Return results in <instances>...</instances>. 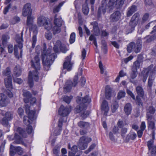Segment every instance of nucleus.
Masks as SVG:
<instances>
[{
    "mask_svg": "<svg viewBox=\"0 0 156 156\" xmlns=\"http://www.w3.org/2000/svg\"><path fill=\"white\" fill-rule=\"evenodd\" d=\"M75 40V34L74 32L72 33L70 35L69 42L72 44L74 42Z\"/></svg>",
    "mask_w": 156,
    "mask_h": 156,
    "instance_id": "052dcab7",
    "label": "nucleus"
},
{
    "mask_svg": "<svg viewBox=\"0 0 156 156\" xmlns=\"http://www.w3.org/2000/svg\"><path fill=\"white\" fill-rule=\"evenodd\" d=\"M63 119L62 117L59 119L58 122V126L60 128L59 130H58V132L57 133H56L57 135H59L60 134V131L62 130V126L63 124Z\"/></svg>",
    "mask_w": 156,
    "mask_h": 156,
    "instance_id": "ea45409f",
    "label": "nucleus"
},
{
    "mask_svg": "<svg viewBox=\"0 0 156 156\" xmlns=\"http://www.w3.org/2000/svg\"><path fill=\"white\" fill-rule=\"evenodd\" d=\"M154 78V77H149L148 81L147 86L150 90L151 89Z\"/></svg>",
    "mask_w": 156,
    "mask_h": 156,
    "instance_id": "3c124183",
    "label": "nucleus"
},
{
    "mask_svg": "<svg viewBox=\"0 0 156 156\" xmlns=\"http://www.w3.org/2000/svg\"><path fill=\"white\" fill-rule=\"evenodd\" d=\"M153 119H154V118H147V120L148 129H151L152 130L151 133L152 138L153 139H154L155 135V122L152 120Z\"/></svg>",
    "mask_w": 156,
    "mask_h": 156,
    "instance_id": "9b49d317",
    "label": "nucleus"
},
{
    "mask_svg": "<svg viewBox=\"0 0 156 156\" xmlns=\"http://www.w3.org/2000/svg\"><path fill=\"white\" fill-rule=\"evenodd\" d=\"M15 143L18 144H21L25 145V144L24 143L23 138L17 133L15 134Z\"/></svg>",
    "mask_w": 156,
    "mask_h": 156,
    "instance_id": "4be33fe9",
    "label": "nucleus"
},
{
    "mask_svg": "<svg viewBox=\"0 0 156 156\" xmlns=\"http://www.w3.org/2000/svg\"><path fill=\"white\" fill-rule=\"evenodd\" d=\"M101 110L102 112H104L105 115H107L109 110V107L108 102L105 100L103 101L101 106Z\"/></svg>",
    "mask_w": 156,
    "mask_h": 156,
    "instance_id": "aec40b11",
    "label": "nucleus"
},
{
    "mask_svg": "<svg viewBox=\"0 0 156 156\" xmlns=\"http://www.w3.org/2000/svg\"><path fill=\"white\" fill-rule=\"evenodd\" d=\"M156 38V36L155 35H152L151 36H147L144 38L146 39V43H150Z\"/></svg>",
    "mask_w": 156,
    "mask_h": 156,
    "instance_id": "37998d69",
    "label": "nucleus"
},
{
    "mask_svg": "<svg viewBox=\"0 0 156 156\" xmlns=\"http://www.w3.org/2000/svg\"><path fill=\"white\" fill-rule=\"evenodd\" d=\"M90 112L86 110H84L81 113L80 116L83 118V119L86 118L87 116L89 115L90 114Z\"/></svg>",
    "mask_w": 156,
    "mask_h": 156,
    "instance_id": "603ef678",
    "label": "nucleus"
},
{
    "mask_svg": "<svg viewBox=\"0 0 156 156\" xmlns=\"http://www.w3.org/2000/svg\"><path fill=\"white\" fill-rule=\"evenodd\" d=\"M76 102L79 105L76 106L74 109L75 112L76 113L82 112L84 110H86L87 106L85 104H82L81 103V98L79 97H77Z\"/></svg>",
    "mask_w": 156,
    "mask_h": 156,
    "instance_id": "0eeeda50",
    "label": "nucleus"
},
{
    "mask_svg": "<svg viewBox=\"0 0 156 156\" xmlns=\"http://www.w3.org/2000/svg\"><path fill=\"white\" fill-rule=\"evenodd\" d=\"M88 0H85V3L82 6V12L83 14L87 15L89 12V8L88 7L87 2Z\"/></svg>",
    "mask_w": 156,
    "mask_h": 156,
    "instance_id": "2f4dec72",
    "label": "nucleus"
},
{
    "mask_svg": "<svg viewBox=\"0 0 156 156\" xmlns=\"http://www.w3.org/2000/svg\"><path fill=\"white\" fill-rule=\"evenodd\" d=\"M93 30L94 31V34L95 36H97L99 34L100 30L98 27L93 28Z\"/></svg>",
    "mask_w": 156,
    "mask_h": 156,
    "instance_id": "774afa93",
    "label": "nucleus"
},
{
    "mask_svg": "<svg viewBox=\"0 0 156 156\" xmlns=\"http://www.w3.org/2000/svg\"><path fill=\"white\" fill-rule=\"evenodd\" d=\"M78 126L83 129H87L90 127V124L89 122L80 121L77 123Z\"/></svg>",
    "mask_w": 156,
    "mask_h": 156,
    "instance_id": "bb28decb",
    "label": "nucleus"
},
{
    "mask_svg": "<svg viewBox=\"0 0 156 156\" xmlns=\"http://www.w3.org/2000/svg\"><path fill=\"white\" fill-rule=\"evenodd\" d=\"M91 101V99L88 95H86L84 98H81V103L84 104L85 103H90Z\"/></svg>",
    "mask_w": 156,
    "mask_h": 156,
    "instance_id": "72a5a7b5",
    "label": "nucleus"
},
{
    "mask_svg": "<svg viewBox=\"0 0 156 156\" xmlns=\"http://www.w3.org/2000/svg\"><path fill=\"white\" fill-rule=\"evenodd\" d=\"M121 14L119 11H116L112 13L110 16L109 20L111 23H115L121 18Z\"/></svg>",
    "mask_w": 156,
    "mask_h": 156,
    "instance_id": "1a4fd4ad",
    "label": "nucleus"
},
{
    "mask_svg": "<svg viewBox=\"0 0 156 156\" xmlns=\"http://www.w3.org/2000/svg\"><path fill=\"white\" fill-rule=\"evenodd\" d=\"M22 69L19 65H17L13 69V74L16 77L20 76L21 74Z\"/></svg>",
    "mask_w": 156,
    "mask_h": 156,
    "instance_id": "b1692460",
    "label": "nucleus"
},
{
    "mask_svg": "<svg viewBox=\"0 0 156 156\" xmlns=\"http://www.w3.org/2000/svg\"><path fill=\"white\" fill-rule=\"evenodd\" d=\"M137 24L138 23L130 20L129 23V27L126 31V34H127L132 33Z\"/></svg>",
    "mask_w": 156,
    "mask_h": 156,
    "instance_id": "412c9836",
    "label": "nucleus"
},
{
    "mask_svg": "<svg viewBox=\"0 0 156 156\" xmlns=\"http://www.w3.org/2000/svg\"><path fill=\"white\" fill-rule=\"evenodd\" d=\"M1 98L0 100V106L1 107L6 106L10 102L9 99L6 96L3 94H1Z\"/></svg>",
    "mask_w": 156,
    "mask_h": 156,
    "instance_id": "6ab92c4d",
    "label": "nucleus"
},
{
    "mask_svg": "<svg viewBox=\"0 0 156 156\" xmlns=\"http://www.w3.org/2000/svg\"><path fill=\"white\" fill-rule=\"evenodd\" d=\"M112 90L108 86H107L105 87V94L106 98L107 99H110L111 96Z\"/></svg>",
    "mask_w": 156,
    "mask_h": 156,
    "instance_id": "c85d7f7f",
    "label": "nucleus"
},
{
    "mask_svg": "<svg viewBox=\"0 0 156 156\" xmlns=\"http://www.w3.org/2000/svg\"><path fill=\"white\" fill-rule=\"evenodd\" d=\"M27 26H31L33 24L34 20L35 18L34 16H32L31 15H27Z\"/></svg>",
    "mask_w": 156,
    "mask_h": 156,
    "instance_id": "7c9ffc66",
    "label": "nucleus"
},
{
    "mask_svg": "<svg viewBox=\"0 0 156 156\" xmlns=\"http://www.w3.org/2000/svg\"><path fill=\"white\" fill-rule=\"evenodd\" d=\"M35 111L31 110L28 112V117L31 121H33L36 119V117L35 115Z\"/></svg>",
    "mask_w": 156,
    "mask_h": 156,
    "instance_id": "473e14b6",
    "label": "nucleus"
},
{
    "mask_svg": "<svg viewBox=\"0 0 156 156\" xmlns=\"http://www.w3.org/2000/svg\"><path fill=\"white\" fill-rule=\"evenodd\" d=\"M8 119L6 117H3L1 121V124L4 126H7L9 125Z\"/></svg>",
    "mask_w": 156,
    "mask_h": 156,
    "instance_id": "5fc2aeb1",
    "label": "nucleus"
},
{
    "mask_svg": "<svg viewBox=\"0 0 156 156\" xmlns=\"http://www.w3.org/2000/svg\"><path fill=\"white\" fill-rule=\"evenodd\" d=\"M17 132L23 137H26L27 134L24 129L20 127H18L17 129Z\"/></svg>",
    "mask_w": 156,
    "mask_h": 156,
    "instance_id": "58836bf2",
    "label": "nucleus"
},
{
    "mask_svg": "<svg viewBox=\"0 0 156 156\" xmlns=\"http://www.w3.org/2000/svg\"><path fill=\"white\" fill-rule=\"evenodd\" d=\"M140 14L136 12L131 17L130 20L132 21L138 23L139 20Z\"/></svg>",
    "mask_w": 156,
    "mask_h": 156,
    "instance_id": "f704fd0d",
    "label": "nucleus"
},
{
    "mask_svg": "<svg viewBox=\"0 0 156 156\" xmlns=\"http://www.w3.org/2000/svg\"><path fill=\"white\" fill-rule=\"evenodd\" d=\"M119 106V105L117 102L115 101L112 104V112L113 113L115 112Z\"/></svg>",
    "mask_w": 156,
    "mask_h": 156,
    "instance_id": "4d7b16f0",
    "label": "nucleus"
},
{
    "mask_svg": "<svg viewBox=\"0 0 156 156\" xmlns=\"http://www.w3.org/2000/svg\"><path fill=\"white\" fill-rule=\"evenodd\" d=\"M28 83L30 87H32L34 85L32 77V73L30 71L29 73V77L28 81Z\"/></svg>",
    "mask_w": 156,
    "mask_h": 156,
    "instance_id": "a19ab883",
    "label": "nucleus"
},
{
    "mask_svg": "<svg viewBox=\"0 0 156 156\" xmlns=\"http://www.w3.org/2000/svg\"><path fill=\"white\" fill-rule=\"evenodd\" d=\"M78 76L76 75L74 76L73 80V82L69 81L67 82L66 85V87H64V90L66 93L69 92L73 86L75 87L78 83Z\"/></svg>",
    "mask_w": 156,
    "mask_h": 156,
    "instance_id": "423d86ee",
    "label": "nucleus"
},
{
    "mask_svg": "<svg viewBox=\"0 0 156 156\" xmlns=\"http://www.w3.org/2000/svg\"><path fill=\"white\" fill-rule=\"evenodd\" d=\"M31 65L35 70V72L32 74V78H33L35 81H37L39 79L37 70H40L41 68L40 59L37 55L35 56L34 59L31 61Z\"/></svg>",
    "mask_w": 156,
    "mask_h": 156,
    "instance_id": "7ed1b4c3",
    "label": "nucleus"
},
{
    "mask_svg": "<svg viewBox=\"0 0 156 156\" xmlns=\"http://www.w3.org/2000/svg\"><path fill=\"white\" fill-rule=\"evenodd\" d=\"M125 94V91L122 90L120 91L118 94L117 98L118 99H120L121 98L124 97Z\"/></svg>",
    "mask_w": 156,
    "mask_h": 156,
    "instance_id": "13d9d810",
    "label": "nucleus"
},
{
    "mask_svg": "<svg viewBox=\"0 0 156 156\" xmlns=\"http://www.w3.org/2000/svg\"><path fill=\"white\" fill-rule=\"evenodd\" d=\"M44 47L42 53V61L44 70H48L51 64L53 63L57 55L55 53L51 54V49L48 48L46 50V45L45 43L43 44Z\"/></svg>",
    "mask_w": 156,
    "mask_h": 156,
    "instance_id": "f257e3e1",
    "label": "nucleus"
},
{
    "mask_svg": "<svg viewBox=\"0 0 156 156\" xmlns=\"http://www.w3.org/2000/svg\"><path fill=\"white\" fill-rule=\"evenodd\" d=\"M140 63L138 60H136L133 63L131 69L137 70V69L140 67Z\"/></svg>",
    "mask_w": 156,
    "mask_h": 156,
    "instance_id": "e433bc0d",
    "label": "nucleus"
},
{
    "mask_svg": "<svg viewBox=\"0 0 156 156\" xmlns=\"http://www.w3.org/2000/svg\"><path fill=\"white\" fill-rule=\"evenodd\" d=\"M154 140L153 138L147 142V145L151 155L156 156V145H154Z\"/></svg>",
    "mask_w": 156,
    "mask_h": 156,
    "instance_id": "9d476101",
    "label": "nucleus"
},
{
    "mask_svg": "<svg viewBox=\"0 0 156 156\" xmlns=\"http://www.w3.org/2000/svg\"><path fill=\"white\" fill-rule=\"evenodd\" d=\"M57 15H55V16L54 23L55 26L53 28V33L54 34L59 33L61 31L60 27L61 26L62 20L61 18H56Z\"/></svg>",
    "mask_w": 156,
    "mask_h": 156,
    "instance_id": "20e7f679",
    "label": "nucleus"
},
{
    "mask_svg": "<svg viewBox=\"0 0 156 156\" xmlns=\"http://www.w3.org/2000/svg\"><path fill=\"white\" fill-rule=\"evenodd\" d=\"M64 3V2H61L58 5L54 7L53 11L54 13H55L58 12L60 9L61 7L62 6Z\"/></svg>",
    "mask_w": 156,
    "mask_h": 156,
    "instance_id": "a18cd8bd",
    "label": "nucleus"
},
{
    "mask_svg": "<svg viewBox=\"0 0 156 156\" xmlns=\"http://www.w3.org/2000/svg\"><path fill=\"white\" fill-rule=\"evenodd\" d=\"M44 28L48 30H50L52 28V25L50 23V22L48 20L43 25Z\"/></svg>",
    "mask_w": 156,
    "mask_h": 156,
    "instance_id": "8fccbe9b",
    "label": "nucleus"
},
{
    "mask_svg": "<svg viewBox=\"0 0 156 156\" xmlns=\"http://www.w3.org/2000/svg\"><path fill=\"white\" fill-rule=\"evenodd\" d=\"M5 117L9 121L11 120L13 118V114L9 112H6Z\"/></svg>",
    "mask_w": 156,
    "mask_h": 156,
    "instance_id": "0e129e2a",
    "label": "nucleus"
},
{
    "mask_svg": "<svg viewBox=\"0 0 156 156\" xmlns=\"http://www.w3.org/2000/svg\"><path fill=\"white\" fill-rule=\"evenodd\" d=\"M108 0H102L101 5L98 8V16L100 17L102 13L105 14L106 12H110L113 8L114 3L109 1L108 3Z\"/></svg>",
    "mask_w": 156,
    "mask_h": 156,
    "instance_id": "f03ea898",
    "label": "nucleus"
},
{
    "mask_svg": "<svg viewBox=\"0 0 156 156\" xmlns=\"http://www.w3.org/2000/svg\"><path fill=\"white\" fill-rule=\"evenodd\" d=\"M137 11V7L135 5H132L129 7L126 13L127 16H131L134 13Z\"/></svg>",
    "mask_w": 156,
    "mask_h": 156,
    "instance_id": "393cba45",
    "label": "nucleus"
},
{
    "mask_svg": "<svg viewBox=\"0 0 156 156\" xmlns=\"http://www.w3.org/2000/svg\"><path fill=\"white\" fill-rule=\"evenodd\" d=\"M149 16V14L148 13H146L144 15L142 19V23H144L147 20Z\"/></svg>",
    "mask_w": 156,
    "mask_h": 156,
    "instance_id": "338daca9",
    "label": "nucleus"
},
{
    "mask_svg": "<svg viewBox=\"0 0 156 156\" xmlns=\"http://www.w3.org/2000/svg\"><path fill=\"white\" fill-rule=\"evenodd\" d=\"M4 82L5 86L8 90L12 89V77L11 76H8L5 78Z\"/></svg>",
    "mask_w": 156,
    "mask_h": 156,
    "instance_id": "a211bd4d",
    "label": "nucleus"
},
{
    "mask_svg": "<svg viewBox=\"0 0 156 156\" xmlns=\"http://www.w3.org/2000/svg\"><path fill=\"white\" fill-rule=\"evenodd\" d=\"M136 91L137 94V96L143 98L144 96V92L142 87L137 86L136 87Z\"/></svg>",
    "mask_w": 156,
    "mask_h": 156,
    "instance_id": "a878e982",
    "label": "nucleus"
},
{
    "mask_svg": "<svg viewBox=\"0 0 156 156\" xmlns=\"http://www.w3.org/2000/svg\"><path fill=\"white\" fill-rule=\"evenodd\" d=\"M156 72V66H154L153 65L151 64L148 66L145 70L146 73L149 77H154L155 75Z\"/></svg>",
    "mask_w": 156,
    "mask_h": 156,
    "instance_id": "4468645a",
    "label": "nucleus"
},
{
    "mask_svg": "<svg viewBox=\"0 0 156 156\" xmlns=\"http://www.w3.org/2000/svg\"><path fill=\"white\" fill-rule=\"evenodd\" d=\"M32 11L30 3H27L24 5L22 9V14L24 16H26L29 15H31Z\"/></svg>",
    "mask_w": 156,
    "mask_h": 156,
    "instance_id": "ddd939ff",
    "label": "nucleus"
},
{
    "mask_svg": "<svg viewBox=\"0 0 156 156\" xmlns=\"http://www.w3.org/2000/svg\"><path fill=\"white\" fill-rule=\"evenodd\" d=\"M11 71L10 68L8 67L2 72V75L4 76H8L10 75Z\"/></svg>",
    "mask_w": 156,
    "mask_h": 156,
    "instance_id": "c03bdc74",
    "label": "nucleus"
},
{
    "mask_svg": "<svg viewBox=\"0 0 156 156\" xmlns=\"http://www.w3.org/2000/svg\"><path fill=\"white\" fill-rule=\"evenodd\" d=\"M18 46L17 45H15L14 47V54L15 57L19 59L20 57L18 55Z\"/></svg>",
    "mask_w": 156,
    "mask_h": 156,
    "instance_id": "e2e57ef3",
    "label": "nucleus"
},
{
    "mask_svg": "<svg viewBox=\"0 0 156 156\" xmlns=\"http://www.w3.org/2000/svg\"><path fill=\"white\" fill-rule=\"evenodd\" d=\"M124 3V0H116L115 2L117 8L122 7Z\"/></svg>",
    "mask_w": 156,
    "mask_h": 156,
    "instance_id": "de8ad7c7",
    "label": "nucleus"
},
{
    "mask_svg": "<svg viewBox=\"0 0 156 156\" xmlns=\"http://www.w3.org/2000/svg\"><path fill=\"white\" fill-rule=\"evenodd\" d=\"M72 55V53H71L69 56L67 57L63 65V68L67 69L68 71H70L72 69V64L70 62Z\"/></svg>",
    "mask_w": 156,
    "mask_h": 156,
    "instance_id": "2eb2a0df",
    "label": "nucleus"
},
{
    "mask_svg": "<svg viewBox=\"0 0 156 156\" xmlns=\"http://www.w3.org/2000/svg\"><path fill=\"white\" fill-rule=\"evenodd\" d=\"M132 110V106L129 103H127L124 107V111L126 114L128 115L130 114Z\"/></svg>",
    "mask_w": 156,
    "mask_h": 156,
    "instance_id": "c756f323",
    "label": "nucleus"
},
{
    "mask_svg": "<svg viewBox=\"0 0 156 156\" xmlns=\"http://www.w3.org/2000/svg\"><path fill=\"white\" fill-rule=\"evenodd\" d=\"M132 71L131 73L130 77L132 79H134L136 77L137 74V70L131 69Z\"/></svg>",
    "mask_w": 156,
    "mask_h": 156,
    "instance_id": "680f3d73",
    "label": "nucleus"
},
{
    "mask_svg": "<svg viewBox=\"0 0 156 156\" xmlns=\"http://www.w3.org/2000/svg\"><path fill=\"white\" fill-rule=\"evenodd\" d=\"M136 104L139 106H143V103L142 100L138 96H136L135 99Z\"/></svg>",
    "mask_w": 156,
    "mask_h": 156,
    "instance_id": "09e8293b",
    "label": "nucleus"
},
{
    "mask_svg": "<svg viewBox=\"0 0 156 156\" xmlns=\"http://www.w3.org/2000/svg\"><path fill=\"white\" fill-rule=\"evenodd\" d=\"M127 131V129L125 127H122L121 130V135L123 137L125 136V135Z\"/></svg>",
    "mask_w": 156,
    "mask_h": 156,
    "instance_id": "69168bd1",
    "label": "nucleus"
},
{
    "mask_svg": "<svg viewBox=\"0 0 156 156\" xmlns=\"http://www.w3.org/2000/svg\"><path fill=\"white\" fill-rule=\"evenodd\" d=\"M32 121H31L30 119L27 116H24L23 117V122L24 123L27 125H28L30 124Z\"/></svg>",
    "mask_w": 156,
    "mask_h": 156,
    "instance_id": "864d4df0",
    "label": "nucleus"
},
{
    "mask_svg": "<svg viewBox=\"0 0 156 156\" xmlns=\"http://www.w3.org/2000/svg\"><path fill=\"white\" fill-rule=\"evenodd\" d=\"M16 153V147L11 145L10 148V154L11 156H13Z\"/></svg>",
    "mask_w": 156,
    "mask_h": 156,
    "instance_id": "49530a36",
    "label": "nucleus"
},
{
    "mask_svg": "<svg viewBox=\"0 0 156 156\" xmlns=\"http://www.w3.org/2000/svg\"><path fill=\"white\" fill-rule=\"evenodd\" d=\"M135 43L133 42L130 43L128 44L127 47V51L129 53L132 52L133 50H134V47H135Z\"/></svg>",
    "mask_w": 156,
    "mask_h": 156,
    "instance_id": "c9c22d12",
    "label": "nucleus"
},
{
    "mask_svg": "<svg viewBox=\"0 0 156 156\" xmlns=\"http://www.w3.org/2000/svg\"><path fill=\"white\" fill-rule=\"evenodd\" d=\"M136 134L135 133L131 131L130 133L127 135V137L129 139L134 140L136 138Z\"/></svg>",
    "mask_w": 156,
    "mask_h": 156,
    "instance_id": "79ce46f5",
    "label": "nucleus"
},
{
    "mask_svg": "<svg viewBox=\"0 0 156 156\" xmlns=\"http://www.w3.org/2000/svg\"><path fill=\"white\" fill-rule=\"evenodd\" d=\"M53 50L55 52H58L59 50L63 53H65L67 49L64 44H62L60 41H57L53 47Z\"/></svg>",
    "mask_w": 156,
    "mask_h": 156,
    "instance_id": "6e6552de",
    "label": "nucleus"
},
{
    "mask_svg": "<svg viewBox=\"0 0 156 156\" xmlns=\"http://www.w3.org/2000/svg\"><path fill=\"white\" fill-rule=\"evenodd\" d=\"M16 41L18 44L17 46L20 49H21L23 47V38L20 37H17Z\"/></svg>",
    "mask_w": 156,
    "mask_h": 156,
    "instance_id": "4c0bfd02",
    "label": "nucleus"
},
{
    "mask_svg": "<svg viewBox=\"0 0 156 156\" xmlns=\"http://www.w3.org/2000/svg\"><path fill=\"white\" fill-rule=\"evenodd\" d=\"M135 47H134V50L135 52L136 53H138L139 52L141 48L142 45L141 44H136L135 43Z\"/></svg>",
    "mask_w": 156,
    "mask_h": 156,
    "instance_id": "6e6d98bb",
    "label": "nucleus"
},
{
    "mask_svg": "<svg viewBox=\"0 0 156 156\" xmlns=\"http://www.w3.org/2000/svg\"><path fill=\"white\" fill-rule=\"evenodd\" d=\"M9 37L8 35L3 34L2 36V41L3 47L0 44V48L1 49V52L2 53L4 50V48L8 43V41L9 39Z\"/></svg>",
    "mask_w": 156,
    "mask_h": 156,
    "instance_id": "f3484780",
    "label": "nucleus"
},
{
    "mask_svg": "<svg viewBox=\"0 0 156 156\" xmlns=\"http://www.w3.org/2000/svg\"><path fill=\"white\" fill-rule=\"evenodd\" d=\"M156 111L155 108L152 106H150L147 108L146 110V118H154L153 115Z\"/></svg>",
    "mask_w": 156,
    "mask_h": 156,
    "instance_id": "dca6fc26",
    "label": "nucleus"
},
{
    "mask_svg": "<svg viewBox=\"0 0 156 156\" xmlns=\"http://www.w3.org/2000/svg\"><path fill=\"white\" fill-rule=\"evenodd\" d=\"M71 111V108L67 107H65L62 105L58 109V113L59 115L64 117L67 116Z\"/></svg>",
    "mask_w": 156,
    "mask_h": 156,
    "instance_id": "f8f14e48",
    "label": "nucleus"
},
{
    "mask_svg": "<svg viewBox=\"0 0 156 156\" xmlns=\"http://www.w3.org/2000/svg\"><path fill=\"white\" fill-rule=\"evenodd\" d=\"M48 20L44 16H40L37 19V24L39 27L43 26Z\"/></svg>",
    "mask_w": 156,
    "mask_h": 156,
    "instance_id": "cd10ccee",
    "label": "nucleus"
},
{
    "mask_svg": "<svg viewBox=\"0 0 156 156\" xmlns=\"http://www.w3.org/2000/svg\"><path fill=\"white\" fill-rule=\"evenodd\" d=\"M73 98V97L72 96H70L69 97L66 96L64 97L63 98V100L69 104L70 102Z\"/></svg>",
    "mask_w": 156,
    "mask_h": 156,
    "instance_id": "bf43d9fd",
    "label": "nucleus"
},
{
    "mask_svg": "<svg viewBox=\"0 0 156 156\" xmlns=\"http://www.w3.org/2000/svg\"><path fill=\"white\" fill-rule=\"evenodd\" d=\"M91 141V138L83 136L80 138L78 144L79 148L81 150L86 149L87 147V143Z\"/></svg>",
    "mask_w": 156,
    "mask_h": 156,
    "instance_id": "39448f33",
    "label": "nucleus"
},
{
    "mask_svg": "<svg viewBox=\"0 0 156 156\" xmlns=\"http://www.w3.org/2000/svg\"><path fill=\"white\" fill-rule=\"evenodd\" d=\"M23 95L24 97H25L23 99L24 102L26 103H28L29 102V99L32 97L31 93L29 91L24 90L23 91Z\"/></svg>",
    "mask_w": 156,
    "mask_h": 156,
    "instance_id": "5701e85b",
    "label": "nucleus"
}]
</instances>
